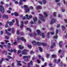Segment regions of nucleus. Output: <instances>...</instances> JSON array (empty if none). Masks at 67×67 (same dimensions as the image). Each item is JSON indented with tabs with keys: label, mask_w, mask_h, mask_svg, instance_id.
<instances>
[{
	"label": "nucleus",
	"mask_w": 67,
	"mask_h": 67,
	"mask_svg": "<svg viewBox=\"0 0 67 67\" xmlns=\"http://www.w3.org/2000/svg\"><path fill=\"white\" fill-rule=\"evenodd\" d=\"M38 2L40 4H42V2L40 1H38Z\"/></svg>",
	"instance_id": "obj_35"
},
{
	"label": "nucleus",
	"mask_w": 67,
	"mask_h": 67,
	"mask_svg": "<svg viewBox=\"0 0 67 67\" xmlns=\"http://www.w3.org/2000/svg\"><path fill=\"white\" fill-rule=\"evenodd\" d=\"M7 18V19H8L9 18V17L8 16V15H5V14H4L3 15V16L2 18L3 19H4L5 18Z\"/></svg>",
	"instance_id": "obj_9"
},
{
	"label": "nucleus",
	"mask_w": 67,
	"mask_h": 67,
	"mask_svg": "<svg viewBox=\"0 0 67 67\" xmlns=\"http://www.w3.org/2000/svg\"><path fill=\"white\" fill-rule=\"evenodd\" d=\"M27 46L28 48H32V46H31V45L29 44H28L27 45Z\"/></svg>",
	"instance_id": "obj_27"
},
{
	"label": "nucleus",
	"mask_w": 67,
	"mask_h": 67,
	"mask_svg": "<svg viewBox=\"0 0 67 67\" xmlns=\"http://www.w3.org/2000/svg\"><path fill=\"white\" fill-rule=\"evenodd\" d=\"M7 12L8 13H11V11L10 10H7Z\"/></svg>",
	"instance_id": "obj_44"
},
{
	"label": "nucleus",
	"mask_w": 67,
	"mask_h": 67,
	"mask_svg": "<svg viewBox=\"0 0 67 67\" xmlns=\"http://www.w3.org/2000/svg\"><path fill=\"white\" fill-rule=\"evenodd\" d=\"M42 38H44V37H45V36L44 35V33H43L42 34Z\"/></svg>",
	"instance_id": "obj_30"
},
{
	"label": "nucleus",
	"mask_w": 67,
	"mask_h": 67,
	"mask_svg": "<svg viewBox=\"0 0 67 67\" xmlns=\"http://www.w3.org/2000/svg\"><path fill=\"white\" fill-rule=\"evenodd\" d=\"M59 47H61L62 46V45H63V42L61 41L59 42Z\"/></svg>",
	"instance_id": "obj_11"
},
{
	"label": "nucleus",
	"mask_w": 67,
	"mask_h": 67,
	"mask_svg": "<svg viewBox=\"0 0 67 67\" xmlns=\"http://www.w3.org/2000/svg\"><path fill=\"white\" fill-rule=\"evenodd\" d=\"M8 22L5 25V26L6 27H8Z\"/></svg>",
	"instance_id": "obj_33"
},
{
	"label": "nucleus",
	"mask_w": 67,
	"mask_h": 67,
	"mask_svg": "<svg viewBox=\"0 0 67 67\" xmlns=\"http://www.w3.org/2000/svg\"><path fill=\"white\" fill-rule=\"evenodd\" d=\"M58 62L57 63V64H58V63L60 62V59H58Z\"/></svg>",
	"instance_id": "obj_40"
},
{
	"label": "nucleus",
	"mask_w": 67,
	"mask_h": 67,
	"mask_svg": "<svg viewBox=\"0 0 67 67\" xmlns=\"http://www.w3.org/2000/svg\"><path fill=\"white\" fill-rule=\"evenodd\" d=\"M20 23L21 24V25H20V28H22V27H23L24 26V25H23V22L22 21H21L20 22Z\"/></svg>",
	"instance_id": "obj_10"
},
{
	"label": "nucleus",
	"mask_w": 67,
	"mask_h": 67,
	"mask_svg": "<svg viewBox=\"0 0 67 67\" xmlns=\"http://www.w3.org/2000/svg\"><path fill=\"white\" fill-rule=\"evenodd\" d=\"M8 23H9V25H13V23H12L11 22H8Z\"/></svg>",
	"instance_id": "obj_28"
},
{
	"label": "nucleus",
	"mask_w": 67,
	"mask_h": 67,
	"mask_svg": "<svg viewBox=\"0 0 67 67\" xmlns=\"http://www.w3.org/2000/svg\"><path fill=\"white\" fill-rule=\"evenodd\" d=\"M63 2L64 4H66V3L65 2V0H64L63 1Z\"/></svg>",
	"instance_id": "obj_61"
},
{
	"label": "nucleus",
	"mask_w": 67,
	"mask_h": 67,
	"mask_svg": "<svg viewBox=\"0 0 67 67\" xmlns=\"http://www.w3.org/2000/svg\"><path fill=\"white\" fill-rule=\"evenodd\" d=\"M12 22L13 23H14L15 22V20H14V19H13L12 20Z\"/></svg>",
	"instance_id": "obj_48"
},
{
	"label": "nucleus",
	"mask_w": 67,
	"mask_h": 67,
	"mask_svg": "<svg viewBox=\"0 0 67 67\" xmlns=\"http://www.w3.org/2000/svg\"><path fill=\"white\" fill-rule=\"evenodd\" d=\"M49 54H47V58H48V57H49Z\"/></svg>",
	"instance_id": "obj_43"
},
{
	"label": "nucleus",
	"mask_w": 67,
	"mask_h": 67,
	"mask_svg": "<svg viewBox=\"0 0 67 67\" xmlns=\"http://www.w3.org/2000/svg\"><path fill=\"white\" fill-rule=\"evenodd\" d=\"M37 61L38 63L39 64H40V63H41L40 61V60H37Z\"/></svg>",
	"instance_id": "obj_50"
},
{
	"label": "nucleus",
	"mask_w": 67,
	"mask_h": 67,
	"mask_svg": "<svg viewBox=\"0 0 67 67\" xmlns=\"http://www.w3.org/2000/svg\"><path fill=\"white\" fill-rule=\"evenodd\" d=\"M29 19H31V18H32V16L31 15H30L29 16Z\"/></svg>",
	"instance_id": "obj_52"
},
{
	"label": "nucleus",
	"mask_w": 67,
	"mask_h": 67,
	"mask_svg": "<svg viewBox=\"0 0 67 67\" xmlns=\"http://www.w3.org/2000/svg\"><path fill=\"white\" fill-rule=\"evenodd\" d=\"M0 3L1 4L3 5V4H4V3L3 2L1 1L0 2Z\"/></svg>",
	"instance_id": "obj_45"
},
{
	"label": "nucleus",
	"mask_w": 67,
	"mask_h": 67,
	"mask_svg": "<svg viewBox=\"0 0 67 67\" xmlns=\"http://www.w3.org/2000/svg\"><path fill=\"white\" fill-rule=\"evenodd\" d=\"M17 65L18 66L19 65L20 66H21V64L20 63H21V61L17 60Z\"/></svg>",
	"instance_id": "obj_12"
},
{
	"label": "nucleus",
	"mask_w": 67,
	"mask_h": 67,
	"mask_svg": "<svg viewBox=\"0 0 67 67\" xmlns=\"http://www.w3.org/2000/svg\"><path fill=\"white\" fill-rule=\"evenodd\" d=\"M8 51L9 52H14V53H16V50L15 49H14L13 50H10L9 49H8Z\"/></svg>",
	"instance_id": "obj_13"
},
{
	"label": "nucleus",
	"mask_w": 67,
	"mask_h": 67,
	"mask_svg": "<svg viewBox=\"0 0 67 67\" xmlns=\"http://www.w3.org/2000/svg\"><path fill=\"white\" fill-rule=\"evenodd\" d=\"M16 33L17 34H19V31L17 30L16 32Z\"/></svg>",
	"instance_id": "obj_47"
},
{
	"label": "nucleus",
	"mask_w": 67,
	"mask_h": 67,
	"mask_svg": "<svg viewBox=\"0 0 67 67\" xmlns=\"http://www.w3.org/2000/svg\"><path fill=\"white\" fill-rule=\"evenodd\" d=\"M23 1L22 0H20L19 1V4L20 5H21V4H22V2Z\"/></svg>",
	"instance_id": "obj_26"
},
{
	"label": "nucleus",
	"mask_w": 67,
	"mask_h": 67,
	"mask_svg": "<svg viewBox=\"0 0 67 67\" xmlns=\"http://www.w3.org/2000/svg\"><path fill=\"white\" fill-rule=\"evenodd\" d=\"M61 27L63 31H64L65 30V27L64 26L62 25V26Z\"/></svg>",
	"instance_id": "obj_21"
},
{
	"label": "nucleus",
	"mask_w": 67,
	"mask_h": 67,
	"mask_svg": "<svg viewBox=\"0 0 67 67\" xmlns=\"http://www.w3.org/2000/svg\"><path fill=\"white\" fill-rule=\"evenodd\" d=\"M27 30L28 31H30V32H31V30L29 28H27Z\"/></svg>",
	"instance_id": "obj_39"
},
{
	"label": "nucleus",
	"mask_w": 67,
	"mask_h": 67,
	"mask_svg": "<svg viewBox=\"0 0 67 67\" xmlns=\"http://www.w3.org/2000/svg\"><path fill=\"white\" fill-rule=\"evenodd\" d=\"M39 51H40L41 52H42L43 51V49H42V48H41V47H39Z\"/></svg>",
	"instance_id": "obj_24"
},
{
	"label": "nucleus",
	"mask_w": 67,
	"mask_h": 67,
	"mask_svg": "<svg viewBox=\"0 0 67 67\" xmlns=\"http://www.w3.org/2000/svg\"><path fill=\"white\" fill-rule=\"evenodd\" d=\"M21 53V51H20V50H19L18 51V54H19V53Z\"/></svg>",
	"instance_id": "obj_51"
},
{
	"label": "nucleus",
	"mask_w": 67,
	"mask_h": 67,
	"mask_svg": "<svg viewBox=\"0 0 67 67\" xmlns=\"http://www.w3.org/2000/svg\"><path fill=\"white\" fill-rule=\"evenodd\" d=\"M4 60V59L3 58H2L1 59V60H0V64H2V61Z\"/></svg>",
	"instance_id": "obj_29"
},
{
	"label": "nucleus",
	"mask_w": 67,
	"mask_h": 67,
	"mask_svg": "<svg viewBox=\"0 0 67 67\" xmlns=\"http://www.w3.org/2000/svg\"><path fill=\"white\" fill-rule=\"evenodd\" d=\"M31 43H32V45H36V44H37L38 46L41 45H43V46H45L46 45V44L45 43H41L38 42H36L35 41H33L31 42Z\"/></svg>",
	"instance_id": "obj_1"
},
{
	"label": "nucleus",
	"mask_w": 67,
	"mask_h": 67,
	"mask_svg": "<svg viewBox=\"0 0 67 67\" xmlns=\"http://www.w3.org/2000/svg\"><path fill=\"white\" fill-rule=\"evenodd\" d=\"M25 17L24 16L23 17V20H25Z\"/></svg>",
	"instance_id": "obj_64"
},
{
	"label": "nucleus",
	"mask_w": 67,
	"mask_h": 67,
	"mask_svg": "<svg viewBox=\"0 0 67 67\" xmlns=\"http://www.w3.org/2000/svg\"><path fill=\"white\" fill-rule=\"evenodd\" d=\"M53 38L55 39H57V36H54V37Z\"/></svg>",
	"instance_id": "obj_42"
},
{
	"label": "nucleus",
	"mask_w": 67,
	"mask_h": 67,
	"mask_svg": "<svg viewBox=\"0 0 67 67\" xmlns=\"http://www.w3.org/2000/svg\"><path fill=\"white\" fill-rule=\"evenodd\" d=\"M51 35H53L54 34V31H53L52 32H51Z\"/></svg>",
	"instance_id": "obj_34"
},
{
	"label": "nucleus",
	"mask_w": 67,
	"mask_h": 67,
	"mask_svg": "<svg viewBox=\"0 0 67 67\" xmlns=\"http://www.w3.org/2000/svg\"><path fill=\"white\" fill-rule=\"evenodd\" d=\"M53 15L54 16H56V14L55 12H54L53 13Z\"/></svg>",
	"instance_id": "obj_32"
},
{
	"label": "nucleus",
	"mask_w": 67,
	"mask_h": 67,
	"mask_svg": "<svg viewBox=\"0 0 67 67\" xmlns=\"http://www.w3.org/2000/svg\"><path fill=\"white\" fill-rule=\"evenodd\" d=\"M0 11L2 13H4V7L2 5H0Z\"/></svg>",
	"instance_id": "obj_3"
},
{
	"label": "nucleus",
	"mask_w": 67,
	"mask_h": 67,
	"mask_svg": "<svg viewBox=\"0 0 67 67\" xmlns=\"http://www.w3.org/2000/svg\"><path fill=\"white\" fill-rule=\"evenodd\" d=\"M43 13L44 15H45V16L46 17L47 16H48V15H47V13L46 12H43Z\"/></svg>",
	"instance_id": "obj_22"
},
{
	"label": "nucleus",
	"mask_w": 67,
	"mask_h": 67,
	"mask_svg": "<svg viewBox=\"0 0 67 67\" xmlns=\"http://www.w3.org/2000/svg\"><path fill=\"white\" fill-rule=\"evenodd\" d=\"M52 45L51 46V48H54V47L55 46V43H53V44L52 43Z\"/></svg>",
	"instance_id": "obj_18"
},
{
	"label": "nucleus",
	"mask_w": 67,
	"mask_h": 67,
	"mask_svg": "<svg viewBox=\"0 0 67 67\" xmlns=\"http://www.w3.org/2000/svg\"><path fill=\"white\" fill-rule=\"evenodd\" d=\"M30 56H24L23 57V58L25 60L27 59H28L29 58H30Z\"/></svg>",
	"instance_id": "obj_8"
},
{
	"label": "nucleus",
	"mask_w": 67,
	"mask_h": 67,
	"mask_svg": "<svg viewBox=\"0 0 67 67\" xmlns=\"http://www.w3.org/2000/svg\"><path fill=\"white\" fill-rule=\"evenodd\" d=\"M30 9H33V7H32V6H30L29 7Z\"/></svg>",
	"instance_id": "obj_54"
},
{
	"label": "nucleus",
	"mask_w": 67,
	"mask_h": 67,
	"mask_svg": "<svg viewBox=\"0 0 67 67\" xmlns=\"http://www.w3.org/2000/svg\"><path fill=\"white\" fill-rule=\"evenodd\" d=\"M3 32L2 31H1L0 32L1 35H2V34H3Z\"/></svg>",
	"instance_id": "obj_49"
},
{
	"label": "nucleus",
	"mask_w": 67,
	"mask_h": 67,
	"mask_svg": "<svg viewBox=\"0 0 67 67\" xmlns=\"http://www.w3.org/2000/svg\"><path fill=\"white\" fill-rule=\"evenodd\" d=\"M37 32V34L39 36H41V33L40 30H36Z\"/></svg>",
	"instance_id": "obj_7"
},
{
	"label": "nucleus",
	"mask_w": 67,
	"mask_h": 67,
	"mask_svg": "<svg viewBox=\"0 0 67 67\" xmlns=\"http://www.w3.org/2000/svg\"><path fill=\"white\" fill-rule=\"evenodd\" d=\"M33 20L34 22H36V21H37V18H36V17H35L33 19Z\"/></svg>",
	"instance_id": "obj_19"
},
{
	"label": "nucleus",
	"mask_w": 67,
	"mask_h": 67,
	"mask_svg": "<svg viewBox=\"0 0 67 67\" xmlns=\"http://www.w3.org/2000/svg\"><path fill=\"white\" fill-rule=\"evenodd\" d=\"M28 51L27 50H24L22 52V54L23 55H26L27 54L26 52H27Z\"/></svg>",
	"instance_id": "obj_5"
},
{
	"label": "nucleus",
	"mask_w": 67,
	"mask_h": 67,
	"mask_svg": "<svg viewBox=\"0 0 67 67\" xmlns=\"http://www.w3.org/2000/svg\"><path fill=\"white\" fill-rule=\"evenodd\" d=\"M52 57L53 58H54V57H56V55L55 54H53L52 55Z\"/></svg>",
	"instance_id": "obj_31"
},
{
	"label": "nucleus",
	"mask_w": 67,
	"mask_h": 67,
	"mask_svg": "<svg viewBox=\"0 0 67 67\" xmlns=\"http://www.w3.org/2000/svg\"><path fill=\"white\" fill-rule=\"evenodd\" d=\"M42 0L43 2V4H45V3H46V1H45V0Z\"/></svg>",
	"instance_id": "obj_41"
},
{
	"label": "nucleus",
	"mask_w": 67,
	"mask_h": 67,
	"mask_svg": "<svg viewBox=\"0 0 67 67\" xmlns=\"http://www.w3.org/2000/svg\"><path fill=\"white\" fill-rule=\"evenodd\" d=\"M5 32L6 34H7L8 35H11V33L10 32H8V31L7 30H5Z\"/></svg>",
	"instance_id": "obj_16"
},
{
	"label": "nucleus",
	"mask_w": 67,
	"mask_h": 67,
	"mask_svg": "<svg viewBox=\"0 0 67 67\" xmlns=\"http://www.w3.org/2000/svg\"><path fill=\"white\" fill-rule=\"evenodd\" d=\"M5 38L6 39H9V37L7 36H5Z\"/></svg>",
	"instance_id": "obj_59"
},
{
	"label": "nucleus",
	"mask_w": 67,
	"mask_h": 67,
	"mask_svg": "<svg viewBox=\"0 0 67 67\" xmlns=\"http://www.w3.org/2000/svg\"><path fill=\"white\" fill-rule=\"evenodd\" d=\"M15 20L17 23V25L18 26H19V25L18 24V23H19V20H18V19H16Z\"/></svg>",
	"instance_id": "obj_23"
},
{
	"label": "nucleus",
	"mask_w": 67,
	"mask_h": 67,
	"mask_svg": "<svg viewBox=\"0 0 67 67\" xmlns=\"http://www.w3.org/2000/svg\"><path fill=\"white\" fill-rule=\"evenodd\" d=\"M14 14L15 16H19V14L18 12H14Z\"/></svg>",
	"instance_id": "obj_17"
},
{
	"label": "nucleus",
	"mask_w": 67,
	"mask_h": 67,
	"mask_svg": "<svg viewBox=\"0 0 67 67\" xmlns=\"http://www.w3.org/2000/svg\"><path fill=\"white\" fill-rule=\"evenodd\" d=\"M12 33L13 34V33H14V29L13 28H12Z\"/></svg>",
	"instance_id": "obj_36"
},
{
	"label": "nucleus",
	"mask_w": 67,
	"mask_h": 67,
	"mask_svg": "<svg viewBox=\"0 0 67 67\" xmlns=\"http://www.w3.org/2000/svg\"><path fill=\"white\" fill-rule=\"evenodd\" d=\"M20 39L21 41H24V42H26V39H24L23 37H21Z\"/></svg>",
	"instance_id": "obj_15"
},
{
	"label": "nucleus",
	"mask_w": 67,
	"mask_h": 67,
	"mask_svg": "<svg viewBox=\"0 0 67 67\" xmlns=\"http://www.w3.org/2000/svg\"><path fill=\"white\" fill-rule=\"evenodd\" d=\"M39 19L40 20H41L43 22L45 21V19L43 18V16L42 15V14H40L39 15Z\"/></svg>",
	"instance_id": "obj_2"
},
{
	"label": "nucleus",
	"mask_w": 67,
	"mask_h": 67,
	"mask_svg": "<svg viewBox=\"0 0 67 67\" xmlns=\"http://www.w3.org/2000/svg\"><path fill=\"white\" fill-rule=\"evenodd\" d=\"M9 41L8 40H5V42L6 43H7L8 42H9Z\"/></svg>",
	"instance_id": "obj_53"
},
{
	"label": "nucleus",
	"mask_w": 67,
	"mask_h": 67,
	"mask_svg": "<svg viewBox=\"0 0 67 67\" xmlns=\"http://www.w3.org/2000/svg\"><path fill=\"white\" fill-rule=\"evenodd\" d=\"M64 21L65 23H67V20L65 19L64 20Z\"/></svg>",
	"instance_id": "obj_55"
},
{
	"label": "nucleus",
	"mask_w": 67,
	"mask_h": 67,
	"mask_svg": "<svg viewBox=\"0 0 67 67\" xmlns=\"http://www.w3.org/2000/svg\"><path fill=\"white\" fill-rule=\"evenodd\" d=\"M24 7L25 8V11L26 12H27L30 11V9L27 8V5H24Z\"/></svg>",
	"instance_id": "obj_4"
},
{
	"label": "nucleus",
	"mask_w": 67,
	"mask_h": 67,
	"mask_svg": "<svg viewBox=\"0 0 67 67\" xmlns=\"http://www.w3.org/2000/svg\"><path fill=\"white\" fill-rule=\"evenodd\" d=\"M65 9H62V12H65Z\"/></svg>",
	"instance_id": "obj_62"
},
{
	"label": "nucleus",
	"mask_w": 67,
	"mask_h": 67,
	"mask_svg": "<svg viewBox=\"0 0 67 67\" xmlns=\"http://www.w3.org/2000/svg\"><path fill=\"white\" fill-rule=\"evenodd\" d=\"M19 48L20 49H22L24 48V47L22 46L21 45H19Z\"/></svg>",
	"instance_id": "obj_20"
},
{
	"label": "nucleus",
	"mask_w": 67,
	"mask_h": 67,
	"mask_svg": "<svg viewBox=\"0 0 67 67\" xmlns=\"http://www.w3.org/2000/svg\"><path fill=\"white\" fill-rule=\"evenodd\" d=\"M60 27V25H57V27Z\"/></svg>",
	"instance_id": "obj_63"
},
{
	"label": "nucleus",
	"mask_w": 67,
	"mask_h": 67,
	"mask_svg": "<svg viewBox=\"0 0 67 67\" xmlns=\"http://www.w3.org/2000/svg\"><path fill=\"white\" fill-rule=\"evenodd\" d=\"M38 57L39 58H41V60H42V61L43 62L44 61V59L43 58H41V56L40 55H38Z\"/></svg>",
	"instance_id": "obj_14"
},
{
	"label": "nucleus",
	"mask_w": 67,
	"mask_h": 67,
	"mask_svg": "<svg viewBox=\"0 0 67 67\" xmlns=\"http://www.w3.org/2000/svg\"><path fill=\"white\" fill-rule=\"evenodd\" d=\"M11 28H9L8 29L7 31H11Z\"/></svg>",
	"instance_id": "obj_46"
},
{
	"label": "nucleus",
	"mask_w": 67,
	"mask_h": 67,
	"mask_svg": "<svg viewBox=\"0 0 67 67\" xmlns=\"http://www.w3.org/2000/svg\"><path fill=\"white\" fill-rule=\"evenodd\" d=\"M58 33V30H57L56 31V35H57Z\"/></svg>",
	"instance_id": "obj_38"
},
{
	"label": "nucleus",
	"mask_w": 67,
	"mask_h": 67,
	"mask_svg": "<svg viewBox=\"0 0 67 67\" xmlns=\"http://www.w3.org/2000/svg\"><path fill=\"white\" fill-rule=\"evenodd\" d=\"M47 37L48 38H49V32H48L47 33Z\"/></svg>",
	"instance_id": "obj_37"
},
{
	"label": "nucleus",
	"mask_w": 67,
	"mask_h": 67,
	"mask_svg": "<svg viewBox=\"0 0 67 67\" xmlns=\"http://www.w3.org/2000/svg\"><path fill=\"white\" fill-rule=\"evenodd\" d=\"M15 4H18V2L17 1H15Z\"/></svg>",
	"instance_id": "obj_58"
},
{
	"label": "nucleus",
	"mask_w": 67,
	"mask_h": 67,
	"mask_svg": "<svg viewBox=\"0 0 67 67\" xmlns=\"http://www.w3.org/2000/svg\"><path fill=\"white\" fill-rule=\"evenodd\" d=\"M8 58H12L11 57L9 56H8Z\"/></svg>",
	"instance_id": "obj_60"
},
{
	"label": "nucleus",
	"mask_w": 67,
	"mask_h": 67,
	"mask_svg": "<svg viewBox=\"0 0 67 67\" xmlns=\"http://www.w3.org/2000/svg\"><path fill=\"white\" fill-rule=\"evenodd\" d=\"M44 66H47V63H45L44 64Z\"/></svg>",
	"instance_id": "obj_56"
},
{
	"label": "nucleus",
	"mask_w": 67,
	"mask_h": 67,
	"mask_svg": "<svg viewBox=\"0 0 67 67\" xmlns=\"http://www.w3.org/2000/svg\"><path fill=\"white\" fill-rule=\"evenodd\" d=\"M36 8L38 9H41V6H37L36 7Z\"/></svg>",
	"instance_id": "obj_25"
},
{
	"label": "nucleus",
	"mask_w": 67,
	"mask_h": 67,
	"mask_svg": "<svg viewBox=\"0 0 67 67\" xmlns=\"http://www.w3.org/2000/svg\"><path fill=\"white\" fill-rule=\"evenodd\" d=\"M56 20L55 19H52L50 23L51 24H53L56 21Z\"/></svg>",
	"instance_id": "obj_6"
},
{
	"label": "nucleus",
	"mask_w": 67,
	"mask_h": 67,
	"mask_svg": "<svg viewBox=\"0 0 67 67\" xmlns=\"http://www.w3.org/2000/svg\"><path fill=\"white\" fill-rule=\"evenodd\" d=\"M38 23H42V22L40 20H39L38 21Z\"/></svg>",
	"instance_id": "obj_57"
}]
</instances>
